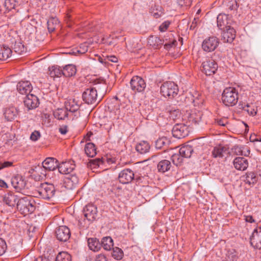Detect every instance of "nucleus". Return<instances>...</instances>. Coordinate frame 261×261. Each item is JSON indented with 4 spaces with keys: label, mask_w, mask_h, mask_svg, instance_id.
<instances>
[{
    "label": "nucleus",
    "mask_w": 261,
    "mask_h": 261,
    "mask_svg": "<svg viewBox=\"0 0 261 261\" xmlns=\"http://www.w3.org/2000/svg\"><path fill=\"white\" fill-rule=\"evenodd\" d=\"M117 97H116V102H114L113 105H110L108 106V109L110 110L111 112L114 114V118L117 119L121 116L119 108V102L117 101Z\"/></svg>",
    "instance_id": "c85d7f7f"
},
{
    "label": "nucleus",
    "mask_w": 261,
    "mask_h": 261,
    "mask_svg": "<svg viewBox=\"0 0 261 261\" xmlns=\"http://www.w3.org/2000/svg\"><path fill=\"white\" fill-rule=\"evenodd\" d=\"M56 236L59 241L66 242L70 237V231L67 226H60L56 230Z\"/></svg>",
    "instance_id": "4468645a"
},
{
    "label": "nucleus",
    "mask_w": 261,
    "mask_h": 261,
    "mask_svg": "<svg viewBox=\"0 0 261 261\" xmlns=\"http://www.w3.org/2000/svg\"><path fill=\"white\" fill-rule=\"evenodd\" d=\"M13 166V163L10 161H5L4 162H0V170L3 169L12 167Z\"/></svg>",
    "instance_id": "13d9d810"
},
{
    "label": "nucleus",
    "mask_w": 261,
    "mask_h": 261,
    "mask_svg": "<svg viewBox=\"0 0 261 261\" xmlns=\"http://www.w3.org/2000/svg\"><path fill=\"white\" fill-rule=\"evenodd\" d=\"M112 256L117 260H120L123 256V252L118 247L113 248Z\"/></svg>",
    "instance_id": "c03bdc74"
},
{
    "label": "nucleus",
    "mask_w": 261,
    "mask_h": 261,
    "mask_svg": "<svg viewBox=\"0 0 261 261\" xmlns=\"http://www.w3.org/2000/svg\"><path fill=\"white\" fill-rule=\"evenodd\" d=\"M88 245L89 249L95 252L99 250L101 247V243L96 238H89L88 239Z\"/></svg>",
    "instance_id": "cd10ccee"
},
{
    "label": "nucleus",
    "mask_w": 261,
    "mask_h": 261,
    "mask_svg": "<svg viewBox=\"0 0 261 261\" xmlns=\"http://www.w3.org/2000/svg\"><path fill=\"white\" fill-rule=\"evenodd\" d=\"M227 256L231 260H234L237 258L236 251L234 249L229 250L227 253Z\"/></svg>",
    "instance_id": "6e6d98bb"
},
{
    "label": "nucleus",
    "mask_w": 261,
    "mask_h": 261,
    "mask_svg": "<svg viewBox=\"0 0 261 261\" xmlns=\"http://www.w3.org/2000/svg\"><path fill=\"white\" fill-rule=\"evenodd\" d=\"M160 92L164 97L172 98L177 95L178 87L173 82H166L161 85Z\"/></svg>",
    "instance_id": "7ed1b4c3"
},
{
    "label": "nucleus",
    "mask_w": 261,
    "mask_h": 261,
    "mask_svg": "<svg viewBox=\"0 0 261 261\" xmlns=\"http://www.w3.org/2000/svg\"><path fill=\"white\" fill-rule=\"evenodd\" d=\"M227 123V121L225 119H221L217 121L218 124L222 126H225Z\"/></svg>",
    "instance_id": "338daca9"
},
{
    "label": "nucleus",
    "mask_w": 261,
    "mask_h": 261,
    "mask_svg": "<svg viewBox=\"0 0 261 261\" xmlns=\"http://www.w3.org/2000/svg\"><path fill=\"white\" fill-rule=\"evenodd\" d=\"M164 40L155 36H150L147 41L148 44L154 48H159L164 44Z\"/></svg>",
    "instance_id": "b1692460"
},
{
    "label": "nucleus",
    "mask_w": 261,
    "mask_h": 261,
    "mask_svg": "<svg viewBox=\"0 0 261 261\" xmlns=\"http://www.w3.org/2000/svg\"><path fill=\"white\" fill-rule=\"evenodd\" d=\"M85 153L89 157H93L96 154L95 145L92 143H88L85 147Z\"/></svg>",
    "instance_id": "c9c22d12"
},
{
    "label": "nucleus",
    "mask_w": 261,
    "mask_h": 261,
    "mask_svg": "<svg viewBox=\"0 0 261 261\" xmlns=\"http://www.w3.org/2000/svg\"><path fill=\"white\" fill-rule=\"evenodd\" d=\"M202 71L206 75L214 74L218 69V65L216 61L212 58H207L202 62Z\"/></svg>",
    "instance_id": "0eeeda50"
},
{
    "label": "nucleus",
    "mask_w": 261,
    "mask_h": 261,
    "mask_svg": "<svg viewBox=\"0 0 261 261\" xmlns=\"http://www.w3.org/2000/svg\"><path fill=\"white\" fill-rule=\"evenodd\" d=\"M202 115L200 112H198V113L192 114L190 116V120L195 124H198L201 120Z\"/></svg>",
    "instance_id": "3c124183"
},
{
    "label": "nucleus",
    "mask_w": 261,
    "mask_h": 261,
    "mask_svg": "<svg viewBox=\"0 0 261 261\" xmlns=\"http://www.w3.org/2000/svg\"><path fill=\"white\" fill-rule=\"evenodd\" d=\"M257 180V177L254 173L250 172L246 174L245 179H244L246 184L249 186L253 185L256 182Z\"/></svg>",
    "instance_id": "58836bf2"
},
{
    "label": "nucleus",
    "mask_w": 261,
    "mask_h": 261,
    "mask_svg": "<svg viewBox=\"0 0 261 261\" xmlns=\"http://www.w3.org/2000/svg\"><path fill=\"white\" fill-rule=\"evenodd\" d=\"M223 103L228 107L236 105L238 100V90L233 87L225 88L222 94Z\"/></svg>",
    "instance_id": "f03ea898"
},
{
    "label": "nucleus",
    "mask_w": 261,
    "mask_h": 261,
    "mask_svg": "<svg viewBox=\"0 0 261 261\" xmlns=\"http://www.w3.org/2000/svg\"><path fill=\"white\" fill-rule=\"evenodd\" d=\"M236 32L235 30L231 27H229V28L224 29L223 32L222 33L221 39L225 43H231L236 38Z\"/></svg>",
    "instance_id": "2eb2a0df"
},
{
    "label": "nucleus",
    "mask_w": 261,
    "mask_h": 261,
    "mask_svg": "<svg viewBox=\"0 0 261 261\" xmlns=\"http://www.w3.org/2000/svg\"><path fill=\"white\" fill-rule=\"evenodd\" d=\"M58 24V20L56 18H51L49 19L47 21V27L48 30L49 32H53L56 28L55 26H54V24Z\"/></svg>",
    "instance_id": "8fccbe9b"
},
{
    "label": "nucleus",
    "mask_w": 261,
    "mask_h": 261,
    "mask_svg": "<svg viewBox=\"0 0 261 261\" xmlns=\"http://www.w3.org/2000/svg\"><path fill=\"white\" fill-rule=\"evenodd\" d=\"M7 248L6 243L4 240L0 238V256L3 255Z\"/></svg>",
    "instance_id": "5fc2aeb1"
},
{
    "label": "nucleus",
    "mask_w": 261,
    "mask_h": 261,
    "mask_svg": "<svg viewBox=\"0 0 261 261\" xmlns=\"http://www.w3.org/2000/svg\"><path fill=\"white\" fill-rule=\"evenodd\" d=\"M17 208L24 216L32 213L35 210V202L31 197L19 198L17 203Z\"/></svg>",
    "instance_id": "f257e3e1"
},
{
    "label": "nucleus",
    "mask_w": 261,
    "mask_h": 261,
    "mask_svg": "<svg viewBox=\"0 0 261 261\" xmlns=\"http://www.w3.org/2000/svg\"><path fill=\"white\" fill-rule=\"evenodd\" d=\"M250 242L254 248L261 249V226L254 230L250 238Z\"/></svg>",
    "instance_id": "9b49d317"
},
{
    "label": "nucleus",
    "mask_w": 261,
    "mask_h": 261,
    "mask_svg": "<svg viewBox=\"0 0 261 261\" xmlns=\"http://www.w3.org/2000/svg\"><path fill=\"white\" fill-rule=\"evenodd\" d=\"M217 26L220 30H224L230 27L232 23L231 16L225 14H220L217 18Z\"/></svg>",
    "instance_id": "9d476101"
},
{
    "label": "nucleus",
    "mask_w": 261,
    "mask_h": 261,
    "mask_svg": "<svg viewBox=\"0 0 261 261\" xmlns=\"http://www.w3.org/2000/svg\"><path fill=\"white\" fill-rule=\"evenodd\" d=\"M40 137V134L39 132L35 130L33 132L30 136V139L32 141H37Z\"/></svg>",
    "instance_id": "bf43d9fd"
},
{
    "label": "nucleus",
    "mask_w": 261,
    "mask_h": 261,
    "mask_svg": "<svg viewBox=\"0 0 261 261\" xmlns=\"http://www.w3.org/2000/svg\"><path fill=\"white\" fill-rule=\"evenodd\" d=\"M74 165H72L69 162H62L59 164L58 168L59 172L63 174H69L74 169Z\"/></svg>",
    "instance_id": "4be33fe9"
},
{
    "label": "nucleus",
    "mask_w": 261,
    "mask_h": 261,
    "mask_svg": "<svg viewBox=\"0 0 261 261\" xmlns=\"http://www.w3.org/2000/svg\"><path fill=\"white\" fill-rule=\"evenodd\" d=\"M134 172L130 169L127 168L122 170L119 174L118 179L123 184L130 183L134 179Z\"/></svg>",
    "instance_id": "f8f14e48"
},
{
    "label": "nucleus",
    "mask_w": 261,
    "mask_h": 261,
    "mask_svg": "<svg viewBox=\"0 0 261 261\" xmlns=\"http://www.w3.org/2000/svg\"><path fill=\"white\" fill-rule=\"evenodd\" d=\"M18 114L17 110L14 107H10L5 110L4 113L5 119L11 121L14 120Z\"/></svg>",
    "instance_id": "a878e982"
},
{
    "label": "nucleus",
    "mask_w": 261,
    "mask_h": 261,
    "mask_svg": "<svg viewBox=\"0 0 261 261\" xmlns=\"http://www.w3.org/2000/svg\"><path fill=\"white\" fill-rule=\"evenodd\" d=\"M83 101L88 105L95 103L97 100V92L95 88L86 89L82 94Z\"/></svg>",
    "instance_id": "423d86ee"
},
{
    "label": "nucleus",
    "mask_w": 261,
    "mask_h": 261,
    "mask_svg": "<svg viewBox=\"0 0 261 261\" xmlns=\"http://www.w3.org/2000/svg\"><path fill=\"white\" fill-rule=\"evenodd\" d=\"M65 109L67 110V112H75L79 109V106L74 103V101H70L66 104Z\"/></svg>",
    "instance_id": "a18cd8bd"
},
{
    "label": "nucleus",
    "mask_w": 261,
    "mask_h": 261,
    "mask_svg": "<svg viewBox=\"0 0 261 261\" xmlns=\"http://www.w3.org/2000/svg\"><path fill=\"white\" fill-rule=\"evenodd\" d=\"M242 151V155H244L245 156H249L250 153L249 147L245 146H243Z\"/></svg>",
    "instance_id": "e2e57ef3"
},
{
    "label": "nucleus",
    "mask_w": 261,
    "mask_h": 261,
    "mask_svg": "<svg viewBox=\"0 0 261 261\" xmlns=\"http://www.w3.org/2000/svg\"><path fill=\"white\" fill-rule=\"evenodd\" d=\"M11 49L6 46L0 45V60H6L11 57Z\"/></svg>",
    "instance_id": "7c9ffc66"
},
{
    "label": "nucleus",
    "mask_w": 261,
    "mask_h": 261,
    "mask_svg": "<svg viewBox=\"0 0 261 261\" xmlns=\"http://www.w3.org/2000/svg\"><path fill=\"white\" fill-rule=\"evenodd\" d=\"M94 261H108L105 254L100 253L95 256Z\"/></svg>",
    "instance_id": "052dcab7"
},
{
    "label": "nucleus",
    "mask_w": 261,
    "mask_h": 261,
    "mask_svg": "<svg viewBox=\"0 0 261 261\" xmlns=\"http://www.w3.org/2000/svg\"><path fill=\"white\" fill-rule=\"evenodd\" d=\"M132 90L135 92H143L146 87V83L144 80L139 76H134L130 81Z\"/></svg>",
    "instance_id": "6e6552de"
},
{
    "label": "nucleus",
    "mask_w": 261,
    "mask_h": 261,
    "mask_svg": "<svg viewBox=\"0 0 261 261\" xmlns=\"http://www.w3.org/2000/svg\"><path fill=\"white\" fill-rule=\"evenodd\" d=\"M233 163L234 168L238 170H245L248 166L247 160L243 157L236 158Z\"/></svg>",
    "instance_id": "6ab92c4d"
},
{
    "label": "nucleus",
    "mask_w": 261,
    "mask_h": 261,
    "mask_svg": "<svg viewBox=\"0 0 261 261\" xmlns=\"http://www.w3.org/2000/svg\"><path fill=\"white\" fill-rule=\"evenodd\" d=\"M173 137L181 139L188 136L189 134L188 127L184 124H175L172 130Z\"/></svg>",
    "instance_id": "1a4fd4ad"
},
{
    "label": "nucleus",
    "mask_w": 261,
    "mask_h": 261,
    "mask_svg": "<svg viewBox=\"0 0 261 261\" xmlns=\"http://www.w3.org/2000/svg\"><path fill=\"white\" fill-rule=\"evenodd\" d=\"M55 192L56 190L54 185L47 182L41 184L38 188L39 196L46 200H49L53 198L55 195Z\"/></svg>",
    "instance_id": "20e7f679"
},
{
    "label": "nucleus",
    "mask_w": 261,
    "mask_h": 261,
    "mask_svg": "<svg viewBox=\"0 0 261 261\" xmlns=\"http://www.w3.org/2000/svg\"><path fill=\"white\" fill-rule=\"evenodd\" d=\"M56 261H71V256L66 252H61L56 256Z\"/></svg>",
    "instance_id": "37998d69"
},
{
    "label": "nucleus",
    "mask_w": 261,
    "mask_h": 261,
    "mask_svg": "<svg viewBox=\"0 0 261 261\" xmlns=\"http://www.w3.org/2000/svg\"><path fill=\"white\" fill-rule=\"evenodd\" d=\"M102 164L103 161L100 158L91 160L89 162V164L91 167L94 168L99 167L100 165H102Z\"/></svg>",
    "instance_id": "603ef678"
},
{
    "label": "nucleus",
    "mask_w": 261,
    "mask_h": 261,
    "mask_svg": "<svg viewBox=\"0 0 261 261\" xmlns=\"http://www.w3.org/2000/svg\"><path fill=\"white\" fill-rule=\"evenodd\" d=\"M88 50V45L87 43L81 44L79 47L75 48L73 49L72 52H70V54L74 55H81L85 54Z\"/></svg>",
    "instance_id": "72a5a7b5"
},
{
    "label": "nucleus",
    "mask_w": 261,
    "mask_h": 261,
    "mask_svg": "<svg viewBox=\"0 0 261 261\" xmlns=\"http://www.w3.org/2000/svg\"><path fill=\"white\" fill-rule=\"evenodd\" d=\"M243 146H237L233 148L234 153L237 155H242Z\"/></svg>",
    "instance_id": "0e129e2a"
},
{
    "label": "nucleus",
    "mask_w": 261,
    "mask_h": 261,
    "mask_svg": "<svg viewBox=\"0 0 261 261\" xmlns=\"http://www.w3.org/2000/svg\"><path fill=\"white\" fill-rule=\"evenodd\" d=\"M17 4L18 2L16 0H5V6L8 10L15 9Z\"/></svg>",
    "instance_id": "49530a36"
},
{
    "label": "nucleus",
    "mask_w": 261,
    "mask_h": 261,
    "mask_svg": "<svg viewBox=\"0 0 261 261\" xmlns=\"http://www.w3.org/2000/svg\"><path fill=\"white\" fill-rule=\"evenodd\" d=\"M68 113L66 109H58L54 112V117L59 120H64L67 117Z\"/></svg>",
    "instance_id": "ea45409f"
},
{
    "label": "nucleus",
    "mask_w": 261,
    "mask_h": 261,
    "mask_svg": "<svg viewBox=\"0 0 261 261\" xmlns=\"http://www.w3.org/2000/svg\"><path fill=\"white\" fill-rule=\"evenodd\" d=\"M58 166V161L54 158H47L43 162V167L48 171H53Z\"/></svg>",
    "instance_id": "412c9836"
},
{
    "label": "nucleus",
    "mask_w": 261,
    "mask_h": 261,
    "mask_svg": "<svg viewBox=\"0 0 261 261\" xmlns=\"http://www.w3.org/2000/svg\"><path fill=\"white\" fill-rule=\"evenodd\" d=\"M228 148L221 145L214 147L212 151V155L214 158H222L228 152Z\"/></svg>",
    "instance_id": "5701e85b"
},
{
    "label": "nucleus",
    "mask_w": 261,
    "mask_h": 261,
    "mask_svg": "<svg viewBox=\"0 0 261 261\" xmlns=\"http://www.w3.org/2000/svg\"><path fill=\"white\" fill-rule=\"evenodd\" d=\"M193 152V148L191 145L185 144L179 150V153L183 158H188L191 157L192 152Z\"/></svg>",
    "instance_id": "bb28decb"
},
{
    "label": "nucleus",
    "mask_w": 261,
    "mask_h": 261,
    "mask_svg": "<svg viewBox=\"0 0 261 261\" xmlns=\"http://www.w3.org/2000/svg\"><path fill=\"white\" fill-rule=\"evenodd\" d=\"M220 43L219 39L216 36H211L205 38L202 42V48L206 52L215 50Z\"/></svg>",
    "instance_id": "39448f33"
},
{
    "label": "nucleus",
    "mask_w": 261,
    "mask_h": 261,
    "mask_svg": "<svg viewBox=\"0 0 261 261\" xmlns=\"http://www.w3.org/2000/svg\"><path fill=\"white\" fill-rule=\"evenodd\" d=\"M170 143V141L167 137H162L155 141V146L156 149H160L168 146Z\"/></svg>",
    "instance_id": "4c0bfd02"
},
{
    "label": "nucleus",
    "mask_w": 261,
    "mask_h": 261,
    "mask_svg": "<svg viewBox=\"0 0 261 261\" xmlns=\"http://www.w3.org/2000/svg\"><path fill=\"white\" fill-rule=\"evenodd\" d=\"M182 158L180 153H175L171 156L173 163L176 166L179 165L182 162Z\"/></svg>",
    "instance_id": "09e8293b"
},
{
    "label": "nucleus",
    "mask_w": 261,
    "mask_h": 261,
    "mask_svg": "<svg viewBox=\"0 0 261 261\" xmlns=\"http://www.w3.org/2000/svg\"><path fill=\"white\" fill-rule=\"evenodd\" d=\"M150 13L154 18H158L164 14V10L161 6L155 5L151 8Z\"/></svg>",
    "instance_id": "a19ab883"
},
{
    "label": "nucleus",
    "mask_w": 261,
    "mask_h": 261,
    "mask_svg": "<svg viewBox=\"0 0 261 261\" xmlns=\"http://www.w3.org/2000/svg\"><path fill=\"white\" fill-rule=\"evenodd\" d=\"M150 146L146 141H142L136 146V151L140 154H145L149 152Z\"/></svg>",
    "instance_id": "393cba45"
},
{
    "label": "nucleus",
    "mask_w": 261,
    "mask_h": 261,
    "mask_svg": "<svg viewBox=\"0 0 261 261\" xmlns=\"http://www.w3.org/2000/svg\"><path fill=\"white\" fill-rule=\"evenodd\" d=\"M191 0H177L178 4L180 6H190L191 4Z\"/></svg>",
    "instance_id": "680f3d73"
},
{
    "label": "nucleus",
    "mask_w": 261,
    "mask_h": 261,
    "mask_svg": "<svg viewBox=\"0 0 261 261\" xmlns=\"http://www.w3.org/2000/svg\"><path fill=\"white\" fill-rule=\"evenodd\" d=\"M67 131V126L66 125L62 126L59 128V132L62 135L66 134Z\"/></svg>",
    "instance_id": "69168bd1"
},
{
    "label": "nucleus",
    "mask_w": 261,
    "mask_h": 261,
    "mask_svg": "<svg viewBox=\"0 0 261 261\" xmlns=\"http://www.w3.org/2000/svg\"><path fill=\"white\" fill-rule=\"evenodd\" d=\"M19 199V198L18 196L12 193H8L4 195L3 197V201L7 205L11 207H14L16 204H17Z\"/></svg>",
    "instance_id": "aec40b11"
},
{
    "label": "nucleus",
    "mask_w": 261,
    "mask_h": 261,
    "mask_svg": "<svg viewBox=\"0 0 261 261\" xmlns=\"http://www.w3.org/2000/svg\"><path fill=\"white\" fill-rule=\"evenodd\" d=\"M84 215L88 221L95 220L97 216V207L92 204L87 205L84 209Z\"/></svg>",
    "instance_id": "ddd939ff"
},
{
    "label": "nucleus",
    "mask_w": 261,
    "mask_h": 261,
    "mask_svg": "<svg viewBox=\"0 0 261 261\" xmlns=\"http://www.w3.org/2000/svg\"><path fill=\"white\" fill-rule=\"evenodd\" d=\"M244 110L247 112L248 114L251 116H254L257 113V110L255 109L254 106H249L247 105L244 108Z\"/></svg>",
    "instance_id": "864d4df0"
},
{
    "label": "nucleus",
    "mask_w": 261,
    "mask_h": 261,
    "mask_svg": "<svg viewBox=\"0 0 261 261\" xmlns=\"http://www.w3.org/2000/svg\"><path fill=\"white\" fill-rule=\"evenodd\" d=\"M65 182L72 189L79 183V178L75 174H68L65 178Z\"/></svg>",
    "instance_id": "2f4dec72"
},
{
    "label": "nucleus",
    "mask_w": 261,
    "mask_h": 261,
    "mask_svg": "<svg viewBox=\"0 0 261 261\" xmlns=\"http://www.w3.org/2000/svg\"><path fill=\"white\" fill-rule=\"evenodd\" d=\"M49 74L52 77H60L63 75L62 69L58 66L54 65L48 69Z\"/></svg>",
    "instance_id": "f704fd0d"
},
{
    "label": "nucleus",
    "mask_w": 261,
    "mask_h": 261,
    "mask_svg": "<svg viewBox=\"0 0 261 261\" xmlns=\"http://www.w3.org/2000/svg\"><path fill=\"white\" fill-rule=\"evenodd\" d=\"M113 245V241L110 237H106L102 239L101 245L105 250H110Z\"/></svg>",
    "instance_id": "e433bc0d"
},
{
    "label": "nucleus",
    "mask_w": 261,
    "mask_h": 261,
    "mask_svg": "<svg viewBox=\"0 0 261 261\" xmlns=\"http://www.w3.org/2000/svg\"><path fill=\"white\" fill-rule=\"evenodd\" d=\"M197 20L196 18H194L190 26V29L194 30L197 26Z\"/></svg>",
    "instance_id": "774afa93"
},
{
    "label": "nucleus",
    "mask_w": 261,
    "mask_h": 261,
    "mask_svg": "<svg viewBox=\"0 0 261 261\" xmlns=\"http://www.w3.org/2000/svg\"><path fill=\"white\" fill-rule=\"evenodd\" d=\"M11 184L16 190L19 191L24 189L26 182L21 176L17 175L12 178Z\"/></svg>",
    "instance_id": "a211bd4d"
},
{
    "label": "nucleus",
    "mask_w": 261,
    "mask_h": 261,
    "mask_svg": "<svg viewBox=\"0 0 261 261\" xmlns=\"http://www.w3.org/2000/svg\"><path fill=\"white\" fill-rule=\"evenodd\" d=\"M170 24V21L168 20L165 21L160 25L159 29L162 32H165L167 30Z\"/></svg>",
    "instance_id": "4d7b16f0"
},
{
    "label": "nucleus",
    "mask_w": 261,
    "mask_h": 261,
    "mask_svg": "<svg viewBox=\"0 0 261 261\" xmlns=\"http://www.w3.org/2000/svg\"><path fill=\"white\" fill-rule=\"evenodd\" d=\"M13 49L15 52L18 54H21L25 51L24 46L20 42H15L14 44Z\"/></svg>",
    "instance_id": "de8ad7c7"
},
{
    "label": "nucleus",
    "mask_w": 261,
    "mask_h": 261,
    "mask_svg": "<svg viewBox=\"0 0 261 261\" xmlns=\"http://www.w3.org/2000/svg\"><path fill=\"white\" fill-rule=\"evenodd\" d=\"M33 87L29 81H21L17 85V90L21 94L29 95L32 91Z\"/></svg>",
    "instance_id": "f3484780"
},
{
    "label": "nucleus",
    "mask_w": 261,
    "mask_h": 261,
    "mask_svg": "<svg viewBox=\"0 0 261 261\" xmlns=\"http://www.w3.org/2000/svg\"><path fill=\"white\" fill-rule=\"evenodd\" d=\"M192 102L195 107H200L203 105V98L197 93H195V95L193 96Z\"/></svg>",
    "instance_id": "79ce46f5"
},
{
    "label": "nucleus",
    "mask_w": 261,
    "mask_h": 261,
    "mask_svg": "<svg viewBox=\"0 0 261 261\" xmlns=\"http://www.w3.org/2000/svg\"><path fill=\"white\" fill-rule=\"evenodd\" d=\"M39 103L38 97L33 94L27 95L24 99V104L28 110L37 108Z\"/></svg>",
    "instance_id": "dca6fc26"
},
{
    "label": "nucleus",
    "mask_w": 261,
    "mask_h": 261,
    "mask_svg": "<svg viewBox=\"0 0 261 261\" xmlns=\"http://www.w3.org/2000/svg\"><path fill=\"white\" fill-rule=\"evenodd\" d=\"M63 75L65 77H71L76 72V67L74 65L69 64L66 65L63 69Z\"/></svg>",
    "instance_id": "c756f323"
},
{
    "label": "nucleus",
    "mask_w": 261,
    "mask_h": 261,
    "mask_svg": "<svg viewBox=\"0 0 261 261\" xmlns=\"http://www.w3.org/2000/svg\"><path fill=\"white\" fill-rule=\"evenodd\" d=\"M171 167V163L167 160L161 161L158 164V169L159 171L164 173L170 170Z\"/></svg>",
    "instance_id": "473e14b6"
}]
</instances>
